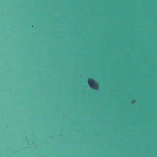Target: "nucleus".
Masks as SVG:
<instances>
[{"mask_svg":"<svg viewBox=\"0 0 157 157\" xmlns=\"http://www.w3.org/2000/svg\"><path fill=\"white\" fill-rule=\"evenodd\" d=\"M89 85L90 87L95 90H98L99 86L96 82L91 78H89L88 80Z\"/></svg>","mask_w":157,"mask_h":157,"instance_id":"1","label":"nucleus"},{"mask_svg":"<svg viewBox=\"0 0 157 157\" xmlns=\"http://www.w3.org/2000/svg\"><path fill=\"white\" fill-rule=\"evenodd\" d=\"M29 69H30L31 68H29Z\"/></svg>","mask_w":157,"mask_h":157,"instance_id":"2","label":"nucleus"}]
</instances>
